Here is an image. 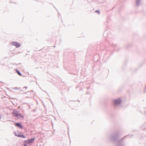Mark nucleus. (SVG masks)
I'll use <instances>...</instances> for the list:
<instances>
[{"instance_id":"f257e3e1","label":"nucleus","mask_w":146,"mask_h":146,"mask_svg":"<svg viewBox=\"0 0 146 146\" xmlns=\"http://www.w3.org/2000/svg\"><path fill=\"white\" fill-rule=\"evenodd\" d=\"M120 135L118 132H117L113 134L111 136L110 138L114 142L118 140V139L120 137Z\"/></svg>"},{"instance_id":"f03ea898","label":"nucleus","mask_w":146,"mask_h":146,"mask_svg":"<svg viewBox=\"0 0 146 146\" xmlns=\"http://www.w3.org/2000/svg\"><path fill=\"white\" fill-rule=\"evenodd\" d=\"M128 135H126L122 138L121 140H119L118 141L117 144L116 146H124V143L122 142V140L125 137H128Z\"/></svg>"},{"instance_id":"7ed1b4c3","label":"nucleus","mask_w":146,"mask_h":146,"mask_svg":"<svg viewBox=\"0 0 146 146\" xmlns=\"http://www.w3.org/2000/svg\"><path fill=\"white\" fill-rule=\"evenodd\" d=\"M122 101L121 100L120 98H118L114 100V103L115 105H118L121 104Z\"/></svg>"},{"instance_id":"20e7f679","label":"nucleus","mask_w":146,"mask_h":146,"mask_svg":"<svg viewBox=\"0 0 146 146\" xmlns=\"http://www.w3.org/2000/svg\"><path fill=\"white\" fill-rule=\"evenodd\" d=\"M13 114L14 116L17 117L18 118L21 117L22 119H23V116L21 115V114H19L17 111H13Z\"/></svg>"},{"instance_id":"39448f33","label":"nucleus","mask_w":146,"mask_h":146,"mask_svg":"<svg viewBox=\"0 0 146 146\" xmlns=\"http://www.w3.org/2000/svg\"><path fill=\"white\" fill-rule=\"evenodd\" d=\"M10 44L11 45L15 46L16 47H19L21 46L20 44L17 42H13L11 43Z\"/></svg>"},{"instance_id":"423d86ee","label":"nucleus","mask_w":146,"mask_h":146,"mask_svg":"<svg viewBox=\"0 0 146 146\" xmlns=\"http://www.w3.org/2000/svg\"><path fill=\"white\" fill-rule=\"evenodd\" d=\"M35 138H34L30 139H28L25 141V142H26L27 144L31 143L33 142V141L35 140Z\"/></svg>"},{"instance_id":"0eeeda50","label":"nucleus","mask_w":146,"mask_h":146,"mask_svg":"<svg viewBox=\"0 0 146 146\" xmlns=\"http://www.w3.org/2000/svg\"><path fill=\"white\" fill-rule=\"evenodd\" d=\"M15 125L16 126H17L18 127H19L21 128V129L23 128V127L21 125V124L20 123H15Z\"/></svg>"},{"instance_id":"6e6552de","label":"nucleus","mask_w":146,"mask_h":146,"mask_svg":"<svg viewBox=\"0 0 146 146\" xmlns=\"http://www.w3.org/2000/svg\"><path fill=\"white\" fill-rule=\"evenodd\" d=\"M140 0H136V5L137 7L139 5Z\"/></svg>"},{"instance_id":"1a4fd4ad","label":"nucleus","mask_w":146,"mask_h":146,"mask_svg":"<svg viewBox=\"0 0 146 146\" xmlns=\"http://www.w3.org/2000/svg\"><path fill=\"white\" fill-rule=\"evenodd\" d=\"M18 137H22L23 138H25V137L23 135H16Z\"/></svg>"},{"instance_id":"9d476101","label":"nucleus","mask_w":146,"mask_h":146,"mask_svg":"<svg viewBox=\"0 0 146 146\" xmlns=\"http://www.w3.org/2000/svg\"><path fill=\"white\" fill-rule=\"evenodd\" d=\"M17 72V73H18V74L20 76H21V74L19 72V71H18V70H17L16 71Z\"/></svg>"},{"instance_id":"9b49d317","label":"nucleus","mask_w":146,"mask_h":146,"mask_svg":"<svg viewBox=\"0 0 146 146\" xmlns=\"http://www.w3.org/2000/svg\"><path fill=\"white\" fill-rule=\"evenodd\" d=\"M95 11L96 12L98 13L99 14L100 13V11L98 10H96Z\"/></svg>"},{"instance_id":"f8f14e48","label":"nucleus","mask_w":146,"mask_h":146,"mask_svg":"<svg viewBox=\"0 0 146 146\" xmlns=\"http://www.w3.org/2000/svg\"><path fill=\"white\" fill-rule=\"evenodd\" d=\"M112 45L114 47H115L116 46V44H112Z\"/></svg>"},{"instance_id":"ddd939ff","label":"nucleus","mask_w":146,"mask_h":146,"mask_svg":"<svg viewBox=\"0 0 146 146\" xmlns=\"http://www.w3.org/2000/svg\"><path fill=\"white\" fill-rule=\"evenodd\" d=\"M24 146H27L26 144H25L24 145Z\"/></svg>"},{"instance_id":"4468645a","label":"nucleus","mask_w":146,"mask_h":146,"mask_svg":"<svg viewBox=\"0 0 146 146\" xmlns=\"http://www.w3.org/2000/svg\"><path fill=\"white\" fill-rule=\"evenodd\" d=\"M1 118V115H0V119Z\"/></svg>"}]
</instances>
